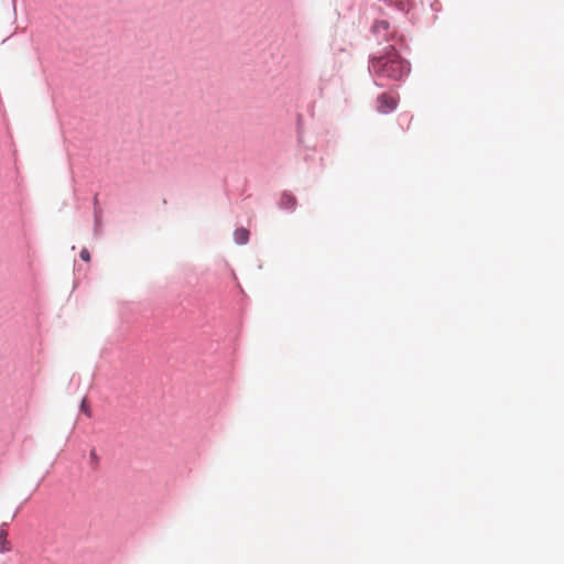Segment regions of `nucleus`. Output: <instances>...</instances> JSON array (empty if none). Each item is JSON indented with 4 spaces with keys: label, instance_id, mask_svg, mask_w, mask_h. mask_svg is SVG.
<instances>
[{
    "label": "nucleus",
    "instance_id": "1",
    "mask_svg": "<svg viewBox=\"0 0 564 564\" xmlns=\"http://www.w3.org/2000/svg\"><path fill=\"white\" fill-rule=\"evenodd\" d=\"M370 69L378 77L400 80L409 73L410 67L408 62L390 47L384 55L371 59Z\"/></svg>",
    "mask_w": 564,
    "mask_h": 564
},
{
    "label": "nucleus",
    "instance_id": "2",
    "mask_svg": "<svg viewBox=\"0 0 564 564\" xmlns=\"http://www.w3.org/2000/svg\"><path fill=\"white\" fill-rule=\"evenodd\" d=\"M397 105L398 100L392 95L382 94L378 97L377 108L381 113H388L392 111L393 109H395Z\"/></svg>",
    "mask_w": 564,
    "mask_h": 564
},
{
    "label": "nucleus",
    "instance_id": "3",
    "mask_svg": "<svg viewBox=\"0 0 564 564\" xmlns=\"http://www.w3.org/2000/svg\"><path fill=\"white\" fill-rule=\"evenodd\" d=\"M390 24L386 20L376 21L372 25L373 33L378 34L382 37V40L388 41L390 37Z\"/></svg>",
    "mask_w": 564,
    "mask_h": 564
},
{
    "label": "nucleus",
    "instance_id": "4",
    "mask_svg": "<svg viewBox=\"0 0 564 564\" xmlns=\"http://www.w3.org/2000/svg\"><path fill=\"white\" fill-rule=\"evenodd\" d=\"M280 204L285 209H292L296 205V198L290 193H283Z\"/></svg>",
    "mask_w": 564,
    "mask_h": 564
},
{
    "label": "nucleus",
    "instance_id": "5",
    "mask_svg": "<svg viewBox=\"0 0 564 564\" xmlns=\"http://www.w3.org/2000/svg\"><path fill=\"white\" fill-rule=\"evenodd\" d=\"M249 230H247L246 228H238L235 231L234 237L237 243L245 245L249 240Z\"/></svg>",
    "mask_w": 564,
    "mask_h": 564
},
{
    "label": "nucleus",
    "instance_id": "6",
    "mask_svg": "<svg viewBox=\"0 0 564 564\" xmlns=\"http://www.w3.org/2000/svg\"><path fill=\"white\" fill-rule=\"evenodd\" d=\"M8 532L0 529V553H6L11 550V543L7 540Z\"/></svg>",
    "mask_w": 564,
    "mask_h": 564
},
{
    "label": "nucleus",
    "instance_id": "7",
    "mask_svg": "<svg viewBox=\"0 0 564 564\" xmlns=\"http://www.w3.org/2000/svg\"><path fill=\"white\" fill-rule=\"evenodd\" d=\"M79 257L82 260L87 261V262L90 260V254L87 249H83L79 253Z\"/></svg>",
    "mask_w": 564,
    "mask_h": 564
},
{
    "label": "nucleus",
    "instance_id": "8",
    "mask_svg": "<svg viewBox=\"0 0 564 564\" xmlns=\"http://www.w3.org/2000/svg\"><path fill=\"white\" fill-rule=\"evenodd\" d=\"M80 409H82V411H83V412H84L88 417H90V416H91V411H90L89 406H87V404H86V401H85V400L82 402Z\"/></svg>",
    "mask_w": 564,
    "mask_h": 564
},
{
    "label": "nucleus",
    "instance_id": "9",
    "mask_svg": "<svg viewBox=\"0 0 564 564\" xmlns=\"http://www.w3.org/2000/svg\"><path fill=\"white\" fill-rule=\"evenodd\" d=\"M90 457H91V459H97V455H96V452H95V451H91V453H90Z\"/></svg>",
    "mask_w": 564,
    "mask_h": 564
}]
</instances>
